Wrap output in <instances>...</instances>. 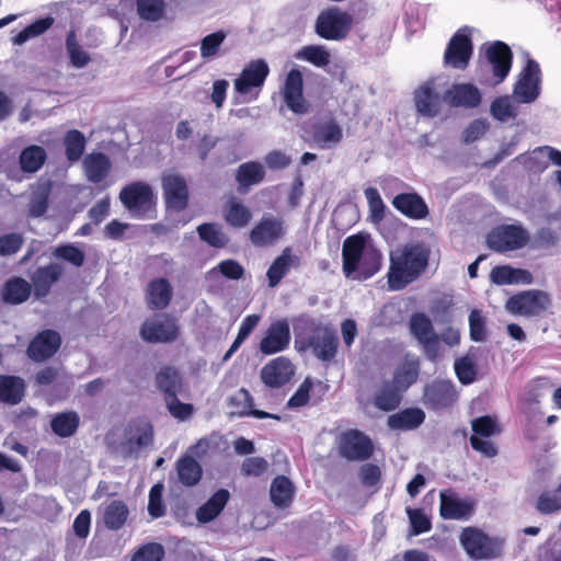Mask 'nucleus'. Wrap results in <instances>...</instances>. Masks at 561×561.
<instances>
[{"instance_id":"nucleus-9","label":"nucleus","mask_w":561,"mask_h":561,"mask_svg":"<svg viewBox=\"0 0 561 561\" xmlns=\"http://www.w3.org/2000/svg\"><path fill=\"white\" fill-rule=\"evenodd\" d=\"M409 329L421 345L425 357L436 362L440 357V344L432 320L423 312H415L410 317Z\"/></svg>"},{"instance_id":"nucleus-8","label":"nucleus","mask_w":561,"mask_h":561,"mask_svg":"<svg viewBox=\"0 0 561 561\" xmlns=\"http://www.w3.org/2000/svg\"><path fill=\"white\" fill-rule=\"evenodd\" d=\"M541 92V70L539 64L528 58L514 84L512 98L518 104H531Z\"/></svg>"},{"instance_id":"nucleus-54","label":"nucleus","mask_w":561,"mask_h":561,"mask_svg":"<svg viewBox=\"0 0 561 561\" xmlns=\"http://www.w3.org/2000/svg\"><path fill=\"white\" fill-rule=\"evenodd\" d=\"M454 369L458 380L462 385H471L477 379V365L474 359L469 355L457 358L454 364Z\"/></svg>"},{"instance_id":"nucleus-51","label":"nucleus","mask_w":561,"mask_h":561,"mask_svg":"<svg viewBox=\"0 0 561 561\" xmlns=\"http://www.w3.org/2000/svg\"><path fill=\"white\" fill-rule=\"evenodd\" d=\"M260 320L261 317L259 314H249L242 320L236 340L224 355L222 359L225 362L228 360L238 351V348L259 324Z\"/></svg>"},{"instance_id":"nucleus-47","label":"nucleus","mask_w":561,"mask_h":561,"mask_svg":"<svg viewBox=\"0 0 561 561\" xmlns=\"http://www.w3.org/2000/svg\"><path fill=\"white\" fill-rule=\"evenodd\" d=\"M265 171L259 162L251 161L242 163L237 171V181L240 187L248 188L251 185L259 184L263 181Z\"/></svg>"},{"instance_id":"nucleus-2","label":"nucleus","mask_w":561,"mask_h":561,"mask_svg":"<svg viewBox=\"0 0 561 561\" xmlns=\"http://www.w3.org/2000/svg\"><path fill=\"white\" fill-rule=\"evenodd\" d=\"M430 249L423 243L408 244L391 253L388 283L400 290L415 280L428 264Z\"/></svg>"},{"instance_id":"nucleus-38","label":"nucleus","mask_w":561,"mask_h":561,"mask_svg":"<svg viewBox=\"0 0 561 561\" xmlns=\"http://www.w3.org/2000/svg\"><path fill=\"white\" fill-rule=\"evenodd\" d=\"M176 472L183 485L193 486L202 479L203 469L193 457L184 456L176 461Z\"/></svg>"},{"instance_id":"nucleus-52","label":"nucleus","mask_w":561,"mask_h":561,"mask_svg":"<svg viewBox=\"0 0 561 561\" xmlns=\"http://www.w3.org/2000/svg\"><path fill=\"white\" fill-rule=\"evenodd\" d=\"M512 99L508 95L499 96L491 103L490 113L494 119L505 123L517 116V107Z\"/></svg>"},{"instance_id":"nucleus-18","label":"nucleus","mask_w":561,"mask_h":561,"mask_svg":"<svg viewBox=\"0 0 561 561\" xmlns=\"http://www.w3.org/2000/svg\"><path fill=\"white\" fill-rule=\"evenodd\" d=\"M270 73V68L264 59L250 61L241 75L234 80V89L242 95L250 94L254 89H261Z\"/></svg>"},{"instance_id":"nucleus-19","label":"nucleus","mask_w":561,"mask_h":561,"mask_svg":"<svg viewBox=\"0 0 561 561\" xmlns=\"http://www.w3.org/2000/svg\"><path fill=\"white\" fill-rule=\"evenodd\" d=\"M178 325L175 320L162 316L152 320L146 321L141 327V337L151 343H168L172 342L178 336Z\"/></svg>"},{"instance_id":"nucleus-55","label":"nucleus","mask_w":561,"mask_h":561,"mask_svg":"<svg viewBox=\"0 0 561 561\" xmlns=\"http://www.w3.org/2000/svg\"><path fill=\"white\" fill-rule=\"evenodd\" d=\"M536 510L543 515H550L561 511V496L558 489L541 492L536 501Z\"/></svg>"},{"instance_id":"nucleus-27","label":"nucleus","mask_w":561,"mask_h":561,"mask_svg":"<svg viewBox=\"0 0 561 561\" xmlns=\"http://www.w3.org/2000/svg\"><path fill=\"white\" fill-rule=\"evenodd\" d=\"M392 205L398 211L412 219H423L428 214L425 202L416 193L398 194Z\"/></svg>"},{"instance_id":"nucleus-5","label":"nucleus","mask_w":561,"mask_h":561,"mask_svg":"<svg viewBox=\"0 0 561 561\" xmlns=\"http://www.w3.org/2000/svg\"><path fill=\"white\" fill-rule=\"evenodd\" d=\"M119 201L135 219L151 218L156 205L152 187L141 181L124 186L119 193Z\"/></svg>"},{"instance_id":"nucleus-45","label":"nucleus","mask_w":561,"mask_h":561,"mask_svg":"<svg viewBox=\"0 0 561 561\" xmlns=\"http://www.w3.org/2000/svg\"><path fill=\"white\" fill-rule=\"evenodd\" d=\"M531 248L550 250L552 253H561V231L551 228L539 229L531 240Z\"/></svg>"},{"instance_id":"nucleus-3","label":"nucleus","mask_w":561,"mask_h":561,"mask_svg":"<svg viewBox=\"0 0 561 561\" xmlns=\"http://www.w3.org/2000/svg\"><path fill=\"white\" fill-rule=\"evenodd\" d=\"M294 331L296 343H300L301 350L311 348L314 356L323 362L334 358L337 351L336 333L322 325V323L307 314L295 319Z\"/></svg>"},{"instance_id":"nucleus-28","label":"nucleus","mask_w":561,"mask_h":561,"mask_svg":"<svg viewBox=\"0 0 561 561\" xmlns=\"http://www.w3.org/2000/svg\"><path fill=\"white\" fill-rule=\"evenodd\" d=\"M61 274L62 266L57 263L38 267L32 275L35 296L37 298L47 296L51 286L59 279Z\"/></svg>"},{"instance_id":"nucleus-32","label":"nucleus","mask_w":561,"mask_h":561,"mask_svg":"<svg viewBox=\"0 0 561 561\" xmlns=\"http://www.w3.org/2000/svg\"><path fill=\"white\" fill-rule=\"evenodd\" d=\"M80 425V416L76 411H66L56 413L51 416V432L60 437L68 438L73 436Z\"/></svg>"},{"instance_id":"nucleus-34","label":"nucleus","mask_w":561,"mask_h":561,"mask_svg":"<svg viewBox=\"0 0 561 561\" xmlns=\"http://www.w3.org/2000/svg\"><path fill=\"white\" fill-rule=\"evenodd\" d=\"M295 488L293 482L285 476H277L271 483L270 497L274 506L279 508L288 507L294 499Z\"/></svg>"},{"instance_id":"nucleus-20","label":"nucleus","mask_w":561,"mask_h":561,"mask_svg":"<svg viewBox=\"0 0 561 561\" xmlns=\"http://www.w3.org/2000/svg\"><path fill=\"white\" fill-rule=\"evenodd\" d=\"M162 190L168 208L182 210L187 206L188 188L183 176L175 173L164 174Z\"/></svg>"},{"instance_id":"nucleus-33","label":"nucleus","mask_w":561,"mask_h":561,"mask_svg":"<svg viewBox=\"0 0 561 561\" xmlns=\"http://www.w3.org/2000/svg\"><path fill=\"white\" fill-rule=\"evenodd\" d=\"M425 420V413L419 408H409L388 417L391 430L410 431L417 428Z\"/></svg>"},{"instance_id":"nucleus-7","label":"nucleus","mask_w":561,"mask_h":561,"mask_svg":"<svg viewBox=\"0 0 561 561\" xmlns=\"http://www.w3.org/2000/svg\"><path fill=\"white\" fill-rule=\"evenodd\" d=\"M352 24L353 18L350 13L331 8L318 15L314 31L327 41H342L348 35Z\"/></svg>"},{"instance_id":"nucleus-64","label":"nucleus","mask_w":561,"mask_h":561,"mask_svg":"<svg viewBox=\"0 0 561 561\" xmlns=\"http://www.w3.org/2000/svg\"><path fill=\"white\" fill-rule=\"evenodd\" d=\"M163 558V546L157 542H149L140 546L133 554L130 561H162Z\"/></svg>"},{"instance_id":"nucleus-30","label":"nucleus","mask_w":561,"mask_h":561,"mask_svg":"<svg viewBox=\"0 0 561 561\" xmlns=\"http://www.w3.org/2000/svg\"><path fill=\"white\" fill-rule=\"evenodd\" d=\"M82 165L88 181L94 184L102 182L112 169L111 160L102 152L87 154Z\"/></svg>"},{"instance_id":"nucleus-44","label":"nucleus","mask_w":561,"mask_h":561,"mask_svg":"<svg viewBox=\"0 0 561 561\" xmlns=\"http://www.w3.org/2000/svg\"><path fill=\"white\" fill-rule=\"evenodd\" d=\"M128 507L123 501H112L104 508L103 520L111 530L121 529L127 520Z\"/></svg>"},{"instance_id":"nucleus-43","label":"nucleus","mask_w":561,"mask_h":561,"mask_svg":"<svg viewBox=\"0 0 561 561\" xmlns=\"http://www.w3.org/2000/svg\"><path fill=\"white\" fill-rule=\"evenodd\" d=\"M230 402L232 405L240 407V409L237 411V413L242 416L251 415L256 419H267V417H272V419H276V420L280 419L278 415L253 409V404H254L253 398L250 394V392L245 389L239 390L231 398Z\"/></svg>"},{"instance_id":"nucleus-10","label":"nucleus","mask_w":561,"mask_h":561,"mask_svg":"<svg viewBox=\"0 0 561 561\" xmlns=\"http://www.w3.org/2000/svg\"><path fill=\"white\" fill-rule=\"evenodd\" d=\"M551 305L549 294L538 289H529L512 296L505 308L512 314L537 317Z\"/></svg>"},{"instance_id":"nucleus-40","label":"nucleus","mask_w":561,"mask_h":561,"mask_svg":"<svg viewBox=\"0 0 561 561\" xmlns=\"http://www.w3.org/2000/svg\"><path fill=\"white\" fill-rule=\"evenodd\" d=\"M417 112L427 117H434L439 111L438 96L428 85L421 87L414 95Z\"/></svg>"},{"instance_id":"nucleus-59","label":"nucleus","mask_w":561,"mask_h":561,"mask_svg":"<svg viewBox=\"0 0 561 561\" xmlns=\"http://www.w3.org/2000/svg\"><path fill=\"white\" fill-rule=\"evenodd\" d=\"M369 207V218L373 222L379 224L385 218L386 205L376 187H367L364 191Z\"/></svg>"},{"instance_id":"nucleus-50","label":"nucleus","mask_w":561,"mask_h":561,"mask_svg":"<svg viewBox=\"0 0 561 561\" xmlns=\"http://www.w3.org/2000/svg\"><path fill=\"white\" fill-rule=\"evenodd\" d=\"M225 219L233 228H243L252 219V214L241 202L231 201L226 207Z\"/></svg>"},{"instance_id":"nucleus-22","label":"nucleus","mask_w":561,"mask_h":561,"mask_svg":"<svg viewBox=\"0 0 561 561\" xmlns=\"http://www.w3.org/2000/svg\"><path fill=\"white\" fill-rule=\"evenodd\" d=\"M61 339L54 330H44L38 333L27 347V355L34 362H43L50 358L59 348Z\"/></svg>"},{"instance_id":"nucleus-53","label":"nucleus","mask_w":561,"mask_h":561,"mask_svg":"<svg viewBox=\"0 0 561 561\" xmlns=\"http://www.w3.org/2000/svg\"><path fill=\"white\" fill-rule=\"evenodd\" d=\"M153 439L152 427L149 424H145L137 428L135 435L130 436L124 444L123 448L129 455L138 453L141 448L151 445Z\"/></svg>"},{"instance_id":"nucleus-57","label":"nucleus","mask_w":561,"mask_h":561,"mask_svg":"<svg viewBox=\"0 0 561 561\" xmlns=\"http://www.w3.org/2000/svg\"><path fill=\"white\" fill-rule=\"evenodd\" d=\"M53 24L51 18H45L36 20L34 23L27 25L21 32H19L13 38L12 43L14 45H23L28 39L34 38L36 36L45 33Z\"/></svg>"},{"instance_id":"nucleus-29","label":"nucleus","mask_w":561,"mask_h":561,"mask_svg":"<svg viewBox=\"0 0 561 561\" xmlns=\"http://www.w3.org/2000/svg\"><path fill=\"white\" fill-rule=\"evenodd\" d=\"M312 138L319 148L331 149L341 142L343 130L335 119L330 118L314 126Z\"/></svg>"},{"instance_id":"nucleus-35","label":"nucleus","mask_w":561,"mask_h":561,"mask_svg":"<svg viewBox=\"0 0 561 561\" xmlns=\"http://www.w3.org/2000/svg\"><path fill=\"white\" fill-rule=\"evenodd\" d=\"M172 297V288L165 278H157L149 283L147 301L151 309L165 308Z\"/></svg>"},{"instance_id":"nucleus-6","label":"nucleus","mask_w":561,"mask_h":561,"mask_svg":"<svg viewBox=\"0 0 561 561\" xmlns=\"http://www.w3.org/2000/svg\"><path fill=\"white\" fill-rule=\"evenodd\" d=\"M460 543L471 559H493L501 554L503 540L492 538L478 528L467 527L460 534Z\"/></svg>"},{"instance_id":"nucleus-24","label":"nucleus","mask_w":561,"mask_h":561,"mask_svg":"<svg viewBox=\"0 0 561 561\" xmlns=\"http://www.w3.org/2000/svg\"><path fill=\"white\" fill-rule=\"evenodd\" d=\"M301 259L294 254L290 247H286L282 253L270 265L266 277L268 286L276 287L291 268H299Z\"/></svg>"},{"instance_id":"nucleus-11","label":"nucleus","mask_w":561,"mask_h":561,"mask_svg":"<svg viewBox=\"0 0 561 561\" xmlns=\"http://www.w3.org/2000/svg\"><path fill=\"white\" fill-rule=\"evenodd\" d=\"M529 241L526 229L519 225H502L493 228L486 237L488 247L504 253L524 248Z\"/></svg>"},{"instance_id":"nucleus-58","label":"nucleus","mask_w":561,"mask_h":561,"mask_svg":"<svg viewBox=\"0 0 561 561\" xmlns=\"http://www.w3.org/2000/svg\"><path fill=\"white\" fill-rule=\"evenodd\" d=\"M227 34L224 31L206 35L201 41V56L205 60H209L218 56L219 49L225 42Z\"/></svg>"},{"instance_id":"nucleus-60","label":"nucleus","mask_w":561,"mask_h":561,"mask_svg":"<svg viewBox=\"0 0 561 561\" xmlns=\"http://www.w3.org/2000/svg\"><path fill=\"white\" fill-rule=\"evenodd\" d=\"M66 47L70 62L76 68H83L90 61L89 54L78 44L75 33L71 31L67 35Z\"/></svg>"},{"instance_id":"nucleus-14","label":"nucleus","mask_w":561,"mask_h":561,"mask_svg":"<svg viewBox=\"0 0 561 561\" xmlns=\"http://www.w3.org/2000/svg\"><path fill=\"white\" fill-rule=\"evenodd\" d=\"M284 234L283 218L265 214L251 229L249 239L254 247L264 248L275 244Z\"/></svg>"},{"instance_id":"nucleus-63","label":"nucleus","mask_w":561,"mask_h":561,"mask_svg":"<svg viewBox=\"0 0 561 561\" xmlns=\"http://www.w3.org/2000/svg\"><path fill=\"white\" fill-rule=\"evenodd\" d=\"M471 426L474 433L473 435H477L478 437L482 436L484 438H489L500 434L501 432V427L496 420L489 415L472 420Z\"/></svg>"},{"instance_id":"nucleus-37","label":"nucleus","mask_w":561,"mask_h":561,"mask_svg":"<svg viewBox=\"0 0 561 561\" xmlns=\"http://www.w3.org/2000/svg\"><path fill=\"white\" fill-rule=\"evenodd\" d=\"M403 390L399 389L392 382L386 381L374 397V404L381 411H393L401 403V393Z\"/></svg>"},{"instance_id":"nucleus-1","label":"nucleus","mask_w":561,"mask_h":561,"mask_svg":"<svg viewBox=\"0 0 561 561\" xmlns=\"http://www.w3.org/2000/svg\"><path fill=\"white\" fill-rule=\"evenodd\" d=\"M381 253L365 237L355 234L344 240L343 272L347 278L365 280L379 272Z\"/></svg>"},{"instance_id":"nucleus-31","label":"nucleus","mask_w":561,"mask_h":561,"mask_svg":"<svg viewBox=\"0 0 561 561\" xmlns=\"http://www.w3.org/2000/svg\"><path fill=\"white\" fill-rule=\"evenodd\" d=\"M229 499V491L226 489H219L196 511V519L202 524L214 520L222 512Z\"/></svg>"},{"instance_id":"nucleus-42","label":"nucleus","mask_w":561,"mask_h":561,"mask_svg":"<svg viewBox=\"0 0 561 561\" xmlns=\"http://www.w3.org/2000/svg\"><path fill=\"white\" fill-rule=\"evenodd\" d=\"M156 383L157 387L164 393L165 399L178 394L181 387V377L179 370L170 366L161 368L156 376Z\"/></svg>"},{"instance_id":"nucleus-4","label":"nucleus","mask_w":561,"mask_h":561,"mask_svg":"<svg viewBox=\"0 0 561 561\" xmlns=\"http://www.w3.org/2000/svg\"><path fill=\"white\" fill-rule=\"evenodd\" d=\"M513 54L503 42H494L485 48V60L480 65L479 81L489 87L502 83L512 68Z\"/></svg>"},{"instance_id":"nucleus-48","label":"nucleus","mask_w":561,"mask_h":561,"mask_svg":"<svg viewBox=\"0 0 561 561\" xmlns=\"http://www.w3.org/2000/svg\"><path fill=\"white\" fill-rule=\"evenodd\" d=\"M85 145L87 138L80 130H68L64 137V146L68 161H79L84 152Z\"/></svg>"},{"instance_id":"nucleus-15","label":"nucleus","mask_w":561,"mask_h":561,"mask_svg":"<svg viewBox=\"0 0 561 561\" xmlns=\"http://www.w3.org/2000/svg\"><path fill=\"white\" fill-rule=\"evenodd\" d=\"M291 340L289 323L278 319L270 324L260 342L259 350L264 355H273L286 351Z\"/></svg>"},{"instance_id":"nucleus-39","label":"nucleus","mask_w":561,"mask_h":561,"mask_svg":"<svg viewBox=\"0 0 561 561\" xmlns=\"http://www.w3.org/2000/svg\"><path fill=\"white\" fill-rule=\"evenodd\" d=\"M31 295V285L23 278L9 279L2 288V299L7 304L18 305L25 301Z\"/></svg>"},{"instance_id":"nucleus-25","label":"nucleus","mask_w":561,"mask_h":561,"mask_svg":"<svg viewBox=\"0 0 561 561\" xmlns=\"http://www.w3.org/2000/svg\"><path fill=\"white\" fill-rule=\"evenodd\" d=\"M444 101L455 107L474 108L481 103V93L470 83L454 84L443 96Z\"/></svg>"},{"instance_id":"nucleus-46","label":"nucleus","mask_w":561,"mask_h":561,"mask_svg":"<svg viewBox=\"0 0 561 561\" xmlns=\"http://www.w3.org/2000/svg\"><path fill=\"white\" fill-rule=\"evenodd\" d=\"M47 158L43 147L32 145L23 149L20 154V165L24 172L34 173L45 163Z\"/></svg>"},{"instance_id":"nucleus-36","label":"nucleus","mask_w":561,"mask_h":561,"mask_svg":"<svg viewBox=\"0 0 561 561\" xmlns=\"http://www.w3.org/2000/svg\"><path fill=\"white\" fill-rule=\"evenodd\" d=\"M24 381L15 376H0V402L11 405L21 402L24 396Z\"/></svg>"},{"instance_id":"nucleus-16","label":"nucleus","mask_w":561,"mask_h":561,"mask_svg":"<svg viewBox=\"0 0 561 561\" xmlns=\"http://www.w3.org/2000/svg\"><path fill=\"white\" fill-rule=\"evenodd\" d=\"M472 55V43L468 28L459 30L449 41L445 50V64L455 69H465Z\"/></svg>"},{"instance_id":"nucleus-21","label":"nucleus","mask_w":561,"mask_h":561,"mask_svg":"<svg viewBox=\"0 0 561 561\" xmlns=\"http://www.w3.org/2000/svg\"><path fill=\"white\" fill-rule=\"evenodd\" d=\"M295 374V366L284 356L274 358L261 370L262 381L271 387L278 388L286 385Z\"/></svg>"},{"instance_id":"nucleus-61","label":"nucleus","mask_w":561,"mask_h":561,"mask_svg":"<svg viewBox=\"0 0 561 561\" xmlns=\"http://www.w3.org/2000/svg\"><path fill=\"white\" fill-rule=\"evenodd\" d=\"M469 335L473 342H483L488 336L486 320L482 311L473 309L469 314Z\"/></svg>"},{"instance_id":"nucleus-62","label":"nucleus","mask_w":561,"mask_h":561,"mask_svg":"<svg viewBox=\"0 0 561 561\" xmlns=\"http://www.w3.org/2000/svg\"><path fill=\"white\" fill-rule=\"evenodd\" d=\"M163 10V0H137V11L142 20L156 22L162 18Z\"/></svg>"},{"instance_id":"nucleus-41","label":"nucleus","mask_w":561,"mask_h":561,"mask_svg":"<svg viewBox=\"0 0 561 561\" xmlns=\"http://www.w3.org/2000/svg\"><path fill=\"white\" fill-rule=\"evenodd\" d=\"M295 58L310 62L317 68H325L331 61V54L322 45H307L295 53Z\"/></svg>"},{"instance_id":"nucleus-56","label":"nucleus","mask_w":561,"mask_h":561,"mask_svg":"<svg viewBox=\"0 0 561 561\" xmlns=\"http://www.w3.org/2000/svg\"><path fill=\"white\" fill-rule=\"evenodd\" d=\"M199 238L214 248H224L229 239L216 224H203L198 226Z\"/></svg>"},{"instance_id":"nucleus-13","label":"nucleus","mask_w":561,"mask_h":561,"mask_svg":"<svg viewBox=\"0 0 561 561\" xmlns=\"http://www.w3.org/2000/svg\"><path fill=\"white\" fill-rule=\"evenodd\" d=\"M280 95L293 113L305 115L310 111V104L304 95V78L299 69L294 68L287 73Z\"/></svg>"},{"instance_id":"nucleus-17","label":"nucleus","mask_w":561,"mask_h":561,"mask_svg":"<svg viewBox=\"0 0 561 561\" xmlns=\"http://www.w3.org/2000/svg\"><path fill=\"white\" fill-rule=\"evenodd\" d=\"M457 397L455 385L450 380L436 379L425 386L423 403L426 408L438 411L451 407Z\"/></svg>"},{"instance_id":"nucleus-12","label":"nucleus","mask_w":561,"mask_h":561,"mask_svg":"<svg viewBox=\"0 0 561 561\" xmlns=\"http://www.w3.org/2000/svg\"><path fill=\"white\" fill-rule=\"evenodd\" d=\"M371 439L358 430H348L339 437V453L350 461H364L373 455Z\"/></svg>"},{"instance_id":"nucleus-49","label":"nucleus","mask_w":561,"mask_h":561,"mask_svg":"<svg viewBox=\"0 0 561 561\" xmlns=\"http://www.w3.org/2000/svg\"><path fill=\"white\" fill-rule=\"evenodd\" d=\"M219 275H222L227 279L239 280L244 275L243 266L236 260L228 259L217 264V266L209 270L206 274V278L213 280Z\"/></svg>"},{"instance_id":"nucleus-26","label":"nucleus","mask_w":561,"mask_h":561,"mask_svg":"<svg viewBox=\"0 0 561 561\" xmlns=\"http://www.w3.org/2000/svg\"><path fill=\"white\" fill-rule=\"evenodd\" d=\"M420 358L415 354H405L401 364L393 373L392 383L405 391L419 378Z\"/></svg>"},{"instance_id":"nucleus-23","label":"nucleus","mask_w":561,"mask_h":561,"mask_svg":"<svg viewBox=\"0 0 561 561\" xmlns=\"http://www.w3.org/2000/svg\"><path fill=\"white\" fill-rule=\"evenodd\" d=\"M439 499V512L444 519H467L473 512V502L461 499L453 491H442Z\"/></svg>"}]
</instances>
